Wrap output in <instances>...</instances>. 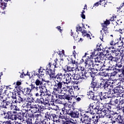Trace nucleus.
I'll use <instances>...</instances> for the list:
<instances>
[{"label":"nucleus","instance_id":"1","mask_svg":"<svg viewBox=\"0 0 124 124\" xmlns=\"http://www.w3.org/2000/svg\"><path fill=\"white\" fill-rule=\"evenodd\" d=\"M58 59H56L54 60L55 63L49 62L46 67V75H49L50 78L51 79H57V80H62L65 78V75H62V73H58L56 75L55 72V68H58L59 67V64H58Z\"/></svg>","mask_w":124,"mask_h":124},{"label":"nucleus","instance_id":"2","mask_svg":"<svg viewBox=\"0 0 124 124\" xmlns=\"http://www.w3.org/2000/svg\"><path fill=\"white\" fill-rule=\"evenodd\" d=\"M108 68H106V70L108 71H113L110 73V77H115L118 73H121V70H122V67H123V63L122 62H118V63H116L115 65H110V62H108Z\"/></svg>","mask_w":124,"mask_h":124},{"label":"nucleus","instance_id":"3","mask_svg":"<svg viewBox=\"0 0 124 124\" xmlns=\"http://www.w3.org/2000/svg\"><path fill=\"white\" fill-rule=\"evenodd\" d=\"M2 115L5 120H12V121H17L18 120V112L16 111L10 110L6 111V110H2Z\"/></svg>","mask_w":124,"mask_h":124},{"label":"nucleus","instance_id":"4","mask_svg":"<svg viewBox=\"0 0 124 124\" xmlns=\"http://www.w3.org/2000/svg\"><path fill=\"white\" fill-rule=\"evenodd\" d=\"M111 87V82L108 79H103L100 83H99V89L100 90H104L107 93L111 92V90L110 88Z\"/></svg>","mask_w":124,"mask_h":124},{"label":"nucleus","instance_id":"5","mask_svg":"<svg viewBox=\"0 0 124 124\" xmlns=\"http://www.w3.org/2000/svg\"><path fill=\"white\" fill-rule=\"evenodd\" d=\"M50 94H48V93H46V95H44V97L41 96L40 98H37L36 100L35 103H39L41 105L43 106H46V105H50L49 101L50 100Z\"/></svg>","mask_w":124,"mask_h":124},{"label":"nucleus","instance_id":"6","mask_svg":"<svg viewBox=\"0 0 124 124\" xmlns=\"http://www.w3.org/2000/svg\"><path fill=\"white\" fill-rule=\"evenodd\" d=\"M112 105L113 106H116L117 111L121 110L122 113L124 114V99L119 100V99H116L112 101Z\"/></svg>","mask_w":124,"mask_h":124},{"label":"nucleus","instance_id":"7","mask_svg":"<svg viewBox=\"0 0 124 124\" xmlns=\"http://www.w3.org/2000/svg\"><path fill=\"white\" fill-rule=\"evenodd\" d=\"M124 83L123 81H120L117 84V86L115 88L112 89V91L114 93H118V94H121L124 93Z\"/></svg>","mask_w":124,"mask_h":124},{"label":"nucleus","instance_id":"8","mask_svg":"<svg viewBox=\"0 0 124 124\" xmlns=\"http://www.w3.org/2000/svg\"><path fill=\"white\" fill-rule=\"evenodd\" d=\"M98 63H95L93 65V67L96 69V71H102L103 70V66L108 68V62L106 64V62H104V63L103 62H99Z\"/></svg>","mask_w":124,"mask_h":124},{"label":"nucleus","instance_id":"9","mask_svg":"<svg viewBox=\"0 0 124 124\" xmlns=\"http://www.w3.org/2000/svg\"><path fill=\"white\" fill-rule=\"evenodd\" d=\"M84 118H87L89 119L90 123H92L93 124H98L97 123L99 122V119H100V116L93 115L92 117L87 115V114H84Z\"/></svg>","mask_w":124,"mask_h":124},{"label":"nucleus","instance_id":"10","mask_svg":"<svg viewBox=\"0 0 124 124\" xmlns=\"http://www.w3.org/2000/svg\"><path fill=\"white\" fill-rule=\"evenodd\" d=\"M66 114L71 117V118L77 119V118H79V113L78 111L73 110L71 108H70L68 110H66Z\"/></svg>","mask_w":124,"mask_h":124},{"label":"nucleus","instance_id":"11","mask_svg":"<svg viewBox=\"0 0 124 124\" xmlns=\"http://www.w3.org/2000/svg\"><path fill=\"white\" fill-rule=\"evenodd\" d=\"M56 80V82H55V84L54 85V87L53 88V90L54 91L53 93H55V92H60L62 89V79H59Z\"/></svg>","mask_w":124,"mask_h":124},{"label":"nucleus","instance_id":"12","mask_svg":"<svg viewBox=\"0 0 124 124\" xmlns=\"http://www.w3.org/2000/svg\"><path fill=\"white\" fill-rule=\"evenodd\" d=\"M27 112L28 110H25V112H24L22 110H20L19 112H17V120L18 121H21V122L25 121V118L26 119L28 118V115H27Z\"/></svg>","mask_w":124,"mask_h":124},{"label":"nucleus","instance_id":"13","mask_svg":"<svg viewBox=\"0 0 124 124\" xmlns=\"http://www.w3.org/2000/svg\"><path fill=\"white\" fill-rule=\"evenodd\" d=\"M11 104H12L11 101L6 97L5 99L2 100V105L0 107H2V108H4V109H7L8 107L12 106V105Z\"/></svg>","mask_w":124,"mask_h":124},{"label":"nucleus","instance_id":"14","mask_svg":"<svg viewBox=\"0 0 124 124\" xmlns=\"http://www.w3.org/2000/svg\"><path fill=\"white\" fill-rule=\"evenodd\" d=\"M90 88L93 89V92H95L96 89L98 90L99 89V82L98 81L94 80V78H92Z\"/></svg>","mask_w":124,"mask_h":124},{"label":"nucleus","instance_id":"15","mask_svg":"<svg viewBox=\"0 0 124 124\" xmlns=\"http://www.w3.org/2000/svg\"><path fill=\"white\" fill-rule=\"evenodd\" d=\"M57 93V92H54V91L52 92V94H54V96H55V97L56 98V99H54V98H53V96L51 97V100H52L53 101H55V102H58V103L59 104H62V102L61 100H60V99L62 100V95H60L58 93Z\"/></svg>","mask_w":124,"mask_h":124},{"label":"nucleus","instance_id":"16","mask_svg":"<svg viewBox=\"0 0 124 124\" xmlns=\"http://www.w3.org/2000/svg\"><path fill=\"white\" fill-rule=\"evenodd\" d=\"M52 118H51V121H53V123H61V117L59 116V114H58V112L56 113V114L55 113H52Z\"/></svg>","mask_w":124,"mask_h":124},{"label":"nucleus","instance_id":"17","mask_svg":"<svg viewBox=\"0 0 124 124\" xmlns=\"http://www.w3.org/2000/svg\"><path fill=\"white\" fill-rule=\"evenodd\" d=\"M119 115L120 114H119V113L114 112V111H112L109 112V115H107V117H108V118L109 119H115V121H116Z\"/></svg>","mask_w":124,"mask_h":124},{"label":"nucleus","instance_id":"18","mask_svg":"<svg viewBox=\"0 0 124 124\" xmlns=\"http://www.w3.org/2000/svg\"><path fill=\"white\" fill-rule=\"evenodd\" d=\"M72 97H75V96L73 95H70L69 93H64L63 95H62V100H71L72 99Z\"/></svg>","mask_w":124,"mask_h":124},{"label":"nucleus","instance_id":"19","mask_svg":"<svg viewBox=\"0 0 124 124\" xmlns=\"http://www.w3.org/2000/svg\"><path fill=\"white\" fill-rule=\"evenodd\" d=\"M92 105V107H93V109L95 111L96 113H98V112L100 110V108L99 107V103H95V102H93L91 103Z\"/></svg>","mask_w":124,"mask_h":124},{"label":"nucleus","instance_id":"20","mask_svg":"<svg viewBox=\"0 0 124 124\" xmlns=\"http://www.w3.org/2000/svg\"><path fill=\"white\" fill-rule=\"evenodd\" d=\"M110 52V54L111 56H113V57H119L120 54H121V49L119 50V49L115 48L114 49L111 50Z\"/></svg>","mask_w":124,"mask_h":124},{"label":"nucleus","instance_id":"21","mask_svg":"<svg viewBox=\"0 0 124 124\" xmlns=\"http://www.w3.org/2000/svg\"><path fill=\"white\" fill-rule=\"evenodd\" d=\"M102 94H103V93L102 92H100L97 95H95L94 97L93 100L97 101V103H98V102L102 101Z\"/></svg>","mask_w":124,"mask_h":124},{"label":"nucleus","instance_id":"22","mask_svg":"<svg viewBox=\"0 0 124 124\" xmlns=\"http://www.w3.org/2000/svg\"><path fill=\"white\" fill-rule=\"evenodd\" d=\"M67 60L68 61V63H72L73 66H75L76 68H78V64L79 63L77 61L73 60L72 58H70V57L67 58Z\"/></svg>","mask_w":124,"mask_h":124},{"label":"nucleus","instance_id":"23","mask_svg":"<svg viewBox=\"0 0 124 124\" xmlns=\"http://www.w3.org/2000/svg\"><path fill=\"white\" fill-rule=\"evenodd\" d=\"M39 108H37V110H36L35 111H34V113H41L42 114H43V111H44V108L46 107L45 106H43L42 105H41L40 106H38Z\"/></svg>","mask_w":124,"mask_h":124},{"label":"nucleus","instance_id":"24","mask_svg":"<svg viewBox=\"0 0 124 124\" xmlns=\"http://www.w3.org/2000/svg\"><path fill=\"white\" fill-rule=\"evenodd\" d=\"M26 99L25 97L22 98L21 96H18L17 100H15L13 103H25V102H26Z\"/></svg>","mask_w":124,"mask_h":124},{"label":"nucleus","instance_id":"25","mask_svg":"<svg viewBox=\"0 0 124 124\" xmlns=\"http://www.w3.org/2000/svg\"><path fill=\"white\" fill-rule=\"evenodd\" d=\"M29 89H30V92H31V91H38L39 89H40V86H37L35 85V84H31L30 85H29V87H28Z\"/></svg>","mask_w":124,"mask_h":124},{"label":"nucleus","instance_id":"26","mask_svg":"<svg viewBox=\"0 0 124 124\" xmlns=\"http://www.w3.org/2000/svg\"><path fill=\"white\" fill-rule=\"evenodd\" d=\"M82 35L83 37H87L88 39H92V37H91V35L87 32V31L83 30L82 31H81Z\"/></svg>","mask_w":124,"mask_h":124},{"label":"nucleus","instance_id":"27","mask_svg":"<svg viewBox=\"0 0 124 124\" xmlns=\"http://www.w3.org/2000/svg\"><path fill=\"white\" fill-rule=\"evenodd\" d=\"M92 63H93V60H92V58H91L90 56H87V58L85 59L84 62V65H88V64H91Z\"/></svg>","mask_w":124,"mask_h":124},{"label":"nucleus","instance_id":"28","mask_svg":"<svg viewBox=\"0 0 124 124\" xmlns=\"http://www.w3.org/2000/svg\"><path fill=\"white\" fill-rule=\"evenodd\" d=\"M108 60L109 61H110V62H116V63H119L118 61H119V58L113 57V56H110L108 57Z\"/></svg>","mask_w":124,"mask_h":124},{"label":"nucleus","instance_id":"29","mask_svg":"<svg viewBox=\"0 0 124 124\" xmlns=\"http://www.w3.org/2000/svg\"><path fill=\"white\" fill-rule=\"evenodd\" d=\"M74 67H71L69 66L66 65L65 66V68L63 69L64 71H65V72H73L74 71Z\"/></svg>","mask_w":124,"mask_h":124},{"label":"nucleus","instance_id":"30","mask_svg":"<svg viewBox=\"0 0 124 124\" xmlns=\"http://www.w3.org/2000/svg\"><path fill=\"white\" fill-rule=\"evenodd\" d=\"M93 111H94V109H93V108L92 107V104H90L87 108V113H90L91 115H93V114H94Z\"/></svg>","mask_w":124,"mask_h":124},{"label":"nucleus","instance_id":"31","mask_svg":"<svg viewBox=\"0 0 124 124\" xmlns=\"http://www.w3.org/2000/svg\"><path fill=\"white\" fill-rule=\"evenodd\" d=\"M64 75L65 78L62 79H65L66 81H68L69 83L71 82V74H63Z\"/></svg>","mask_w":124,"mask_h":124},{"label":"nucleus","instance_id":"32","mask_svg":"<svg viewBox=\"0 0 124 124\" xmlns=\"http://www.w3.org/2000/svg\"><path fill=\"white\" fill-rule=\"evenodd\" d=\"M40 88H39L40 89V96L42 95V93H47V89H46V87L45 86H40Z\"/></svg>","mask_w":124,"mask_h":124},{"label":"nucleus","instance_id":"33","mask_svg":"<svg viewBox=\"0 0 124 124\" xmlns=\"http://www.w3.org/2000/svg\"><path fill=\"white\" fill-rule=\"evenodd\" d=\"M22 92L24 95H27V94H30V93H31V91L29 87L22 89Z\"/></svg>","mask_w":124,"mask_h":124},{"label":"nucleus","instance_id":"34","mask_svg":"<svg viewBox=\"0 0 124 124\" xmlns=\"http://www.w3.org/2000/svg\"><path fill=\"white\" fill-rule=\"evenodd\" d=\"M35 84L37 87V86H39V87H41L43 84V82H42V80L39 78H37L35 82Z\"/></svg>","mask_w":124,"mask_h":124},{"label":"nucleus","instance_id":"35","mask_svg":"<svg viewBox=\"0 0 124 124\" xmlns=\"http://www.w3.org/2000/svg\"><path fill=\"white\" fill-rule=\"evenodd\" d=\"M113 102L110 103V105L109 104H107L105 106V107L106 108V109H107L109 111V114L112 111H111V109H112V107L111 106V105H113Z\"/></svg>","mask_w":124,"mask_h":124},{"label":"nucleus","instance_id":"36","mask_svg":"<svg viewBox=\"0 0 124 124\" xmlns=\"http://www.w3.org/2000/svg\"><path fill=\"white\" fill-rule=\"evenodd\" d=\"M87 95L90 96V99H92V100H93L94 99V92H93V91H90L89 93H88Z\"/></svg>","mask_w":124,"mask_h":124},{"label":"nucleus","instance_id":"37","mask_svg":"<svg viewBox=\"0 0 124 124\" xmlns=\"http://www.w3.org/2000/svg\"><path fill=\"white\" fill-rule=\"evenodd\" d=\"M26 107H27V108H29V107H31V97H28L27 99H26Z\"/></svg>","mask_w":124,"mask_h":124},{"label":"nucleus","instance_id":"38","mask_svg":"<svg viewBox=\"0 0 124 124\" xmlns=\"http://www.w3.org/2000/svg\"><path fill=\"white\" fill-rule=\"evenodd\" d=\"M96 50L99 52V51H104V48H103V46H102V44H100L99 45H97L96 47Z\"/></svg>","mask_w":124,"mask_h":124},{"label":"nucleus","instance_id":"39","mask_svg":"<svg viewBox=\"0 0 124 124\" xmlns=\"http://www.w3.org/2000/svg\"><path fill=\"white\" fill-rule=\"evenodd\" d=\"M52 113H49V112L48 111H47L45 113V117L46 118V120H49V121H50L51 120H52Z\"/></svg>","mask_w":124,"mask_h":124},{"label":"nucleus","instance_id":"40","mask_svg":"<svg viewBox=\"0 0 124 124\" xmlns=\"http://www.w3.org/2000/svg\"><path fill=\"white\" fill-rule=\"evenodd\" d=\"M59 114H58V116H60V119L61 120H64V121H66V120H70L69 119L67 118V117H65L64 116V114H63L61 112V111H60Z\"/></svg>","mask_w":124,"mask_h":124},{"label":"nucleus","instance_id":"41","mask_svg":"<svg viewBox=\"0 0 124 124\" xmlns=\"http://www.w3.org/2000/svg\"><path fill=\"white\" fill-rule=\"evenodd\" d=\"M85 76H86V78H88V77H91L93 78V79L94 78V74H93L90 73V72H87L85 71Z\"/></svg>","mask_w":124,"mask_h":124},{"label":"nucleus","instance_id":"42","mask_svg":"<svg viewBox=\"0 0 124 124\" xmlns=\"http://www.w3.org/2000/svg\"><path fill=\"white\" fill-rule=\"evenodd\" d=\"M93 63H92L91 64H89L88 65H85L84 66H85V68L86 70H89V69H94L93 68Z\"/></svg>","mask_w":124,"mask_h":124},{"label":"nucleus","instance_id":"43","mask_svg":"<svg viewBox=\"0 0 124 124\" xmlns=\"http://www.w3.org/2000/svg\"><path fill=\"white\" fill-rule=\"evenodd\" d=\"M71 36H73L74 40H75L76 41H77V40H79V38L78 37V34L75 33L74 35H73L74 33L72 32V30H71Z\"/></svg>","mask_w":124,"mask_h":124},{"label":"nucleus","instance_id":"44","mask_svg":"<svg viewBox=\"0 0 124 124\" xmlns=\"http://www.w3.org/2000/svg\"><path fill=\"white\" fill-rule=\"evenodd\" d=\"M123 117H122V115H118V117L116 120V122H117L118 124H123V122H124V120H123Z\"/></svg>","mask_w":124,"mask_h":124},{"label":"nucleus","instance_id":"45","mask_svg":"<svg viewBox=\"0 0 124 124\" xmlns=\"http://www.w3.org/2000/svg\"><path fill=\"white\" fill-rule=\"evenodd\" d=\"M110 20H108L107 19H106V20L105 21H104V23L101 24V26L103 27H104V26L105 27H107V26L110 25Z\"/></svg>","mask_w":124,"mask_h":124},{"label":"nucleus","instance_id":"46","mask_svg":"<svg viewBox=\"0 0 124 124\" xmlns=\"http://www.w3.org/2000/svg\"><path fill=\"white\" fill-rule=\"evenodd\" d=\"M105 35H107L108 33H109V30H108V28H107V26H104L102 29Z\"/></svg>","mask_w":124,"mask_h":124},{"label":"nucleus","instance_id":"47","mask_svg":"<svg viewBox=\"0 0 124 124\" xmlns=\"http://www.w3.org/2000/svg\"><path fill=\"white\" fill-rule=\"evenodd\" d=\"M38 74L39 77L44 76V72H43V69H41V67L38 70Z\"/></svg>","mask_w":124,"mask_h":124},{"label":"nucleus","instance_id":"48","mask_svg":"<svg viewBox=\"0 0 124 124\" xmlns=\"http://www.w3.org/2000/svg\"><path fill=\"white\" fill-rule=\"evenodd\" d=\"M34 118H35V119H36L37 121H38L39 118H41V117H42V115H41V113H39L34 114Z\"/></svg>","mask_w":124,"mask_h":124},{"label":"nucleus","instance_id":"49","mask_svg":"<svg viewBox=\"0 0 124 124\" xmlns=\"http://www.w3.org/2000/svg\"><path fill=\"white\" fill-rule=\"evenodd\" d=\"M80 76V79H82V80H84L85 78H86V74L84 73H83V72L80 73L79 74Z\"/></svg>","mask_w":124,"mask_h":124},{"label":"nucleus","instance_id":"50","mask_svg":"<svg viewBox=\"0 0 124 124\" xmlns=\"http://www.w3.org/2000/svg\"><path fill=\"white\" fill-rule=\"evenodd\" d=\"M120 73L121 74L120 75L119 77H124V65H123V67L121 68Z\"/></svg>","mask_w":124,"mask_h":124},{"label":"nucleus","instance_id":"51","mask_svg":"<svg viewBox=\"0 0 124 124\" xmlns=\"http://www.w3.org/2000/svg\"><path fill=\"white\" fill-rule=\"evenodd\" d=\"M101 112H103V113H105V115H106V114H108L109 113V111L107 108L106 109V108L105 107L104 108H102L100 110Z\"/></svg>","mask_w":124,"mask_h":124},{"label":"nucleus","instance_id":"52","mask_svg":"<svg viewBox=\"0 0 124 124\" xmlns=\"http://www.w3.org/2000/svg\"><path fill=\"white\" fill-rule=\"evenodd\" d=\"M32 119H34V117L29 118L27 120V123L28 124H32Z\"/></svg>","mask_w":124,"mask_h":124},{"label":"nucleus","instance_id":"53","mask_svg":"<svg viewBox=\"0 0 124 124\" xmlns=\"http://www.w3.org/2000/svg\"><path fill=\"white\" fill-rule=\"evenodd\" d=\"M7 3L3 2H1L0 3V5H1V8H2V9L4 10L5 9V7H6V5H7Z\"/></svg>","mask_w":124,"mask_h":124},{"label":"nucleus","instance_id":"54","mask_svg":"<svg viewBox=\"0 0 124 124\" xmlns=\"http://www.w3.org/2000/svg\"><path fill=\"white\" fill-rule=\"evenodd\" d=\"M27 115L29 117V118H34V114L31 113H29V110L27 112Z\"/></svg>","mask_w":124,"mask_h":124},{"label":"nucleus","instance_id":"55","mask_svg":"<svg viewBox=\"0 0 124 124\" xmlns=\"http://www.w3.org/2000/svg\"><path fill=\"white\" fill-rule=\"evenodd\" d=\"M99 74L103 76V77H107L108 76V73H106L105 72H99Z\"/></svg>","mask_w":124,"mask_h":124},{"label":"nucleus","instance_id":"56","mask_svg":"<svg viewBox=\"0 0 124 124\" xmlns=\"http://www.w3.org/2000/svg\"><path fill=\"white\" fill-rule=\"evenodd\" d=\"M119 43H120V41L116 42V41H114V40H112L110 42V45H113V46H115L116 44H119Z\"/></svg>","mask_w":124,"mask_h":124},{"label":"nucleus","instance_id":"57","mask_svg":"<svg viewBox=\"0 0 124 124\" xmlns=\"http://www.w3.org/2000/svg\"><path fill=\"white\" fill-rule=\"evenodd\" d=\"M75 78H74V81L76 80H80V75L79 74H75Z\"/></svg>","mask_w":124,"mask_h":124},{"label":"nucleus","instance_id":"58","mask_svg":"<svg viewBox=\"0 0 124 124\" xmlns=\"http://www.w3.org/2000/svg\"><path fill=\"white\" fill-rule=\"evenodd\" d=\"M101 61V58H100V57H99V56H97L95 58V62H101L100 61Z\"/></svg>","mask_w":124,"mask_h":124},{"label":"nucleus","instance_id":"59","mask_svg":"<svg viewBox=\"0 0 124 124\" xmlns=\"http://www.w3.org/2000/svg\"><path fill=\"white\" fill-rule=\"evenodd\" d=\"M67 110L68 111V109H66L65 108H62L61 109V110H60V112H61L62 113V114H63L64 115V112H65H65H66V115H67V114H66V111H67Z\"/></svg>","mask_w":124,"mask_h":124},{"label":"nucleus","instance_id":"60","mask_svg":"<svg viewBox=\"0 0 124 124\" xmlns=\"http://www.w3.org/2000/svg\"><path fill=\"white\" fill-rule=\"evenodd\" d=\"M99 2L100 5H102V6L105 7V4H106L105 1H104L103 0H100Z\"/></svg>","mask_w":124,"mask_h":124},{"label":"nucleus","instance_id":"61","mask_svg":"<svg viewBox=\"0 0 124 124\" xmlns=\"http://www.w3.org/2000/svg\"><path fill=\"white\" fill-rule=\"evenodd\" d=\"M86 71L87 72H89V73H91V74H94V69L86 70Z\"/></svg>","mask_w":124,"mask_h":124},{"label":"nucleus","instance_id":"62","mask_svg":"<svg viewBox=\"0 0 124 124\" xmlns=\"http://www.w3.org/2000/svg\"><path fill=\"white\" fill-rule=\"evenodd\" d=\"M76 29L77 32H78L79 31H81V32H82V31H83V30L82 31V27H81V26H78V27H77Z\"/></svg>","mask_w":124,"mask_h":124},{"label":"nucleus","instance_id":"63","mask_svg":"<svg viewBox=\"0 0 124 124\" xmlns=\"http://www.w3.org/2000/svg\"><path fill=\"white\" fill-rule=\"evenodd\" d=\"M68 94H70V95H72L73 94L74 92H73V89L72 88H70L68 91Z\"/></svg>","mask_w":124,"mask_h":124},{"label":"nucleus","instance_id":"64","mask_svg":"<svg viewBox=\"0 0 124 124\" xmlns=\"http://www.w3.org/2000/svg\"><path fill=\"white\" fill-rule=\"evenodd\" d=\"M84 124H92L90 120L88 119V117L85 120Z\"/></svg>","mask_w":124,"mask_h":124}]
</instances>
